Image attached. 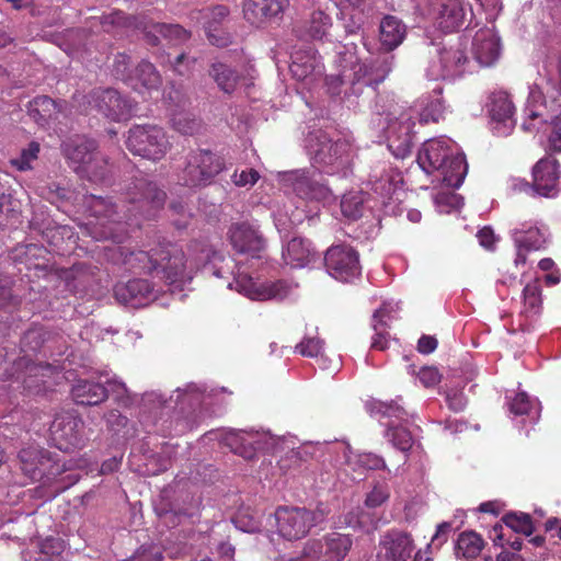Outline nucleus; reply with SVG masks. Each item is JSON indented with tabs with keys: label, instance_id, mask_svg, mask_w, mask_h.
<instances>
[{
	"label": "nucleus",
	"instance_id": "17",
	"mask_svg": "<svg viewBox=\"0 0 561 561\" xmlns=\"http://www.w3.org/2000/svg\"><path fill=\"white\" fill-rule=\"evenodd\" d=\"M415 121L410 113H402L388 127V147L397 158H405L412 149Z\"/></svg>",
	"mask_w": 561,
	"mask_h": 561
},
{
	"label": "nucleus",
	"instance_id": "52",
	"mask_svg": "<svg viewBox=\"0 0 561 561\" xmlns=\"http://www.w3.org/2000/svg\"><path fill=\"white\" fill-rule=\"evenodd\" d=\"M44 343V332L41 328L28 329L21 339L23 351H37Z\"/></svg>",
	"mask_w": 561,
	"mask_h": 561
},
{
	"label": "nucleus",
	"instance_id": "42",
	"mask_svg": "<svg viewBox=\"0 0 561 561\" xmlns=\"http://www.w3.org/2000/svg\"><path fill=\"white\" fill-rule=\"evenodd\" d=\"M386 312L378 309L373 314V328L375 335L371 342V348L377 351H385L388 347V323L383 320Z\"/></svg>",
	"mask_w": 561,
	"mask_h": 561
},
{
	"label": "nucleus",
	"instance_id": "25",
	"mask_svg": "<svg viewBox=\"0 0 561 561\" xmlns=\"http://www.w3.org/2000/svg\"><path fill=\"white\" fill-rule=\"evenodd\" d=\"M501 53L500 38L493 30H479L472 42V54L481 66L493 65Z\"/></svg>",
	"mask_w": 561,
	"mask_h": 561
},
{
	"label": "nucleus",
	"instance_id": "16",
	"mask_svg": "<svg viewBox=\"0 0 561 561\" xmlns=\"http://www.w3.org/2000/svg\"><path fill=\"white\" fill-rule=\"evenodd\" d=\"M414 541L409 533L391 529L379 541V561H409L414 550Z\"/></svg>",
	"mask_w": 561,
	"mask_h": 561
},
{
	"label": "nucleus",
	"instance_id": "47",
	"mask_svg": "<svg viewBox=\"0 0 561 561\" xmlns=\"http://www.w3.org/2000/svg\"><path fill=\"white\" fill-rule=\"evenodd\" d=\"M341 211L344 217L356 220L363 216L364 198L359 194H345L341 201Z\"/></svg>",
	"mask_w": 561,
	"mask_h": 561
},
{
	"label": "nucleus",
	"instance_id": "1",
	"mask_svg": "<svg viewBox=\"0 0 561 561\" xmlns=\"http://www.w3.org/2000/svg\"><path fill=\"white\" fill-rule=\"evenodd\" d=\"M167 193L153 181L145 178L135 179L128 184L123 206L124 214L110 198L91 195L85 203L89 211L87 229L95 240H112L122 243L127 234V221L133 219H154L163 208Z\"/></svg>",
	"mask_w": 561,
	"mask_h": 561
},
{
	"label": "nucleus",
	"instance_id": "48",
	"mask_svg": "<svg viewBox=\"0 0 561 561\" xmlns=\"http://www.w3.org/2000/svg\"><path fill=\"white\" fill-rule=\"evenodd\" d=\"M445 105L440 98L427 101L421 113L420 122L423 124L438 123L444 117Z\"/></svg>",
	"mask_w": 561,
	"mask_h": 561
},
{
	"label": "nucleus",
	"instance_id": "4",
	"mask_svg": "<svg viewBox=\"0 0 561 561\" xmlns=\"http://www.w3.org/2000/svg\"><path fill=\"white\" fill-rule=\"evenodd\" d=\"M62 153L70 167L93 183H103L110 175L108 159L98 150L94 139L76 136L64 141Z\"/></svg>",
	"mask_w": 561,
	"mask_h": 561
},
{
	"label": "nucleus",
	"instance_id": "61",
	"mask_svg": "<svg viewBox=\"0 0 561 561\" xmlns=\"http://www.w3.org/2000/svg\"><path fill=\"white\" fill-rule=\"evenodd\" d=\"M417 377L420 381L427 388L438 385L442 379L439 370L432 366L421 368Z\"/></svg>",
	"mask_w": 561,
	"mask_h": 561
},
{
	"label": "nucleus",
	"instance_id": "46",
	"mask_svg": "<svg viewBox=\"0 0 561 561\" xmlns=\"http://www.w3.org/2000/svg\"><path fill=\"white\" fill-rule=\"evenodd\" d=\"M390 497V486L386 480L374 481L371 490L366 494L364 504L368 508H376L385 504Z\"/></svg>",
	"mask_w": 561,
	"mask_h": 561
},
{
	"label": "nucleus",
	"instance_id": "32",
	"mask_svg": "<svg viewBox=\"0 0 561 561\" xmlns=\"http://www.w3.org/2000/svg\"><path fill=\"white\" fill-rule=\"evenodd\" d=\"M379 32L381 47L386 51H391L403 42L407 34V26L397 16L386 15L380 22Z\"/></svg>",
	"mask_w": 561,
	"mask_h": 561
},
{
	"label": "nucleus",
	"instance_id": "19",
	"mask_svg": "<svg viewBox=\"0 0 561 561\" xmlns=\"http://www.w3.org/2000/svg\"><path fill=\"white\" fill-rule=\"evenodd\" d=\"M289 5V0H243L244 19L256 27L280 16Z\"/></svg>",
	"mask_w": 561,
	"mask_h": 561
},
{
	"label": "nucleus",
	"instance_id": "11",
	"mask_svg": "<svg viewBox=\"0 0 561 561\" xmlns=\"http://www.w3.org/2000/svg\"><path fill=\"white\" fill-rule=\"evenodd\" d=\"M277 531L287 540L305 538L310 530L321 524L325 513L321 508L309 510L297 506H278L274 513Z\"/></svg>",
	"mask_w": 561,
	"mask_h": 561
},
{
	"label": "nucleus",
	"instance_id": "6",
	"mask_svg": "<svg viewBox=\"0 0 561 561\" xmlns=\"http://www.w3.org/2000/svg\"><path fill=\"white\" fill-rule=\"evenodd\" d=\"M125 144L133 154L154 162L162 160L172 148L164 128L154 124L130 127Z\"/></svg>",
	"mask_w": 561,
	"mask_h": 561
},
{
	"label": "nucleus",
	"instance_id": "40",
	"mask_svg": "<svg viewBox=\"0 0 561 561\" xmlns=\"http://www.w3.org/2000/svg\"><path fill=\"white\" fill-rule=\"evenodd\" d=\"M484 540L476 531H463L459 535L456 546L457 554L465 559L476 558L483 549Z\"/></svg>",
	"mask_w": 561,
	"mask_h": 561
},
{
	"label": "nucleus",
	"instance_id": "38",
	"mask_svg": "<svg viewBox=\"0 0 561 561\" xmlns=\"http://www.w3.org/2000/svg\"><path fill=\"white\" fill-rule=\"evenodd\" d=\"M386 437L394 448L399 449L403 454L401 457V463L405 465L408 461V453L414 443L411 432L402 424H394V422H391L388 424Z\"/></svg>",
	"mask_w": 561,
	"mask_h": 561
},
{
	"label": "nucleus",
	"instance_id": "49",
	"mask_svg": "<svg viewBox=\"0 0 561 561\" xmlns=\"http://www.w3.org/2000/svg\"><path fill=\"white\" fill-rule=\"evenodd\" d=\"M515 241L518 248L525 251H537L542 248L545 239L539 229H529L524 233H516Z\"/></svg>",
	"mask_w": 561,
	"mask_h": 561
},
{
	"label": "nucleus",
	"instance_id": "45",
	"mask_svg": "<svg viewBox=\"0 0 561 561\" xmlns=\"http://www.w3.org/2000/svg\"><path fill=\"white\" fill-rule=\"evenodd\" d=\"M41 152V145L37 141H31L26 148L21 150L19 157L10 160L12 167L16 170L24 172L33 169V162L38 159Z\"/></svg>",
	"mask_w": 561,
	"mask_h": 561
},
{
	"label": "nucleus",
	"instance_id": "59",
	"mask_svg": "<svg viewBox=\"0 0 561 561\" xmlns=\"http://www.w3.org/2000/svg\"><path fill=\"white\" fill-rule=\"evenodd\" d=\"M260 180V174L255 169L242 170L240 173L234 171L231 175V182L239 187L253 186Z\"/></svg>",
	"mask_w": 561,
	"mask_h": 561
},
{
	"label": "nucleus",
	"instance_id": "5",
	"mask_svg": "<svg viewBox=\"0 0 561 561\" xmlns=\"http://www.w3.org/2000/svg\"><path fill=\"white\" fill-rule=\"evenodd\" d=\"M208 76L224 94L232 95L239 89L248 93L254 87L256 69L252 60L240 50L214 60L208 68Z\"/></svg>",
	"mask_w": 561,
	"mask_h": 561
},
{
	"label": "nucleus",
	"instance_id": "27",
	"mask_svg": "<svg viewBox=\"0 0 561 561\" xmlns=\"http://www.w3.org/2000/svg\"><path fill=\"white\" fill-rule=\"evenodd\" d=\"M18 458L21 470L32 480L42 479L46 472V465L50 461L48 453L34 445L22 448Z\"/></svg>",
	"mask_w": 561,
	"mask_h": 561
},
{
	"label": "nucleus",
	"instance_id": "43",
	"mask_svg": "<svg viewBox=\"0 0 561 561\" xmlns=\"http://www.w3.org/2000/svg\"><path fill=\"white\" fill-rule=\"evenodd\" d=\"M501 520L513 531L523 534L525 536H530L535 529L531 516L527 513L511 512L505 514Z\"/></svg>",
	"mask_w": 561,
	"mask_h": 561
},
{
	"label": "nucleus",
	"instance_id": "13",
	"mask_svg": "<svg viewBox=\"0 0 561 561\" xmlns=\"http://www.w3.org/2000/svg\"><path fill=\"white\" fill-rule=\"evenodd\" d=\"M327 272L336 280L351 283L360 276L358 252L347 244L331 245L324 254Z\"/></svg>",
	"mask_w": 561,
	"mask_h": 561
},
{
	"label": "nucleus",
	"instance_id": "21",
	"mask_svg": "<svg viewBox=\"0 0 561 561\" xmlns=\"http://www.w3.org/2000/svg\"><path fill=\"white\" fill-rule=\"evenodd\" d=\"M431 10L439 28L445 33L459 30L465 22L462 0H431Z\"/></svg>",
	"mask_w": 561,
	"mask_h": 561
},
{
	"label": "nucleus",
	"instance_id": "57",
	"mask_svg": "<svg viewBox=\"0 0 561 561\" xmlns=\"http://www.w3.org/2000/svg\"><path fill=\"white\" fill-rule=\"evenodd\" d=\"M322 347L323 342L320 339L307 337L296 345V351L306 357H317L320 355Z\"/></svg>",
	"mask_w": 561,
	"mask_h": 561
},
{
	"label": "nucleus",
	"instance_id": "12",
	"mask_svg": "<svg viewBox=\"0 0 561 561\" xmlns=\"http://www.w3.org/2000/svg\"><path fill=\"white\" fill-rule=\"evenodd\" d=\"M154 277L168 284L181 283L187 277V259L183 249L172 242L156 245Z\"/></svg>",
	"mask_w": 561,
	"mask_h": 561
},
{
	"label": "nucleus",
	"instance_id": "24",
	"mask_svg": "<svg viewBox=\"0 0 561 561\" xmlns=\"http://www.w3.org/2000/svg\"><path fill=\"white\" fill-rule=\"evenodd\" d=\"M92 100L98 111L112 121H121L129 114L127 101L114 89L95 90Z\"/></svg>",
	"mask_w": 561,
	"mask_h": 561
},
{
	"label": "nucleus",
	"instance_id": "41",
	"mask_svg": "<svg viewBox=\"0 0 561 561\" xmlns=\"http://www.w3.org/2000/svg\"><path fill=\"white\" fill-rule=\"evenodd\" d=\"M542 286L538 278L528 283L523 290L524 312L537 314L542 306Z\"/></svg>",
	"mask_w": 561,
	"mask_h": 561
},
{
	"label": "nucleus",
	"instance_id": "55",
	"mask_svg": "<svg viewBox=\"0 0 561 561\" xmlns=\"http://www.w3.org/2000/svg\"><path fill=\"white\" fill-rule=\"evenodd\" d=\"M378 412H380L383 416L387 417H394L400 423H407L409 415L405 409L400 405L398 402L391 401V402H380L378 407Z\"/></svg>",
	"mask_w": 561,
	"mask_h": 561
},
{
	"label": "nucleus",
	"instance_id": "15",
	"mask_svg": "<svg viewBox=\"0 0 561 561\" xmlns=\"http://www.w3.org/2000/svg\"><path fill=\"white\" fill-rule=\"evenodd\" d=\"M233 288L252 300H282L290 293L286 280L259 282L247 273H238L234 277Z\"/></svg>",
	"mask_w": 561,
	"mask_h": 561
},
{
	"label": "nucleus",
	"instance_id": "31",
	"mask_svg": "<svg viewBox=\"0 0 561 561\" xmlns=\"http://www.w3.org/2000/svg\"><path fill=\"white\" fill-rule=\"evenodd\" d=\"M66 102H57L47 95H37L27 104L30 117L39 126H46L64 111Z\"/></svg>",
	"mask_w": 561,
	"mask_h": 561
},
{
	"label": "nucleus",
	"instance_id": "50",
	"mask_svg": "<svg viewBox=\"0 0 561 561\" xmlns=\"http://www.w3.org/2000/svg\"><path fill=\"white\" fill-rule=\"evenodd\" d=\"M171 121L173 128L182 135H193L199 128V121L190 113L174 114Z\"/></svg>",
	"mask_w": 561,
	"mask_h": 561
},
{
	"label": "nucleus",
	"instance_id": "33",
	"mask_svg": "<svg viewBox=\"0 0 561 561\" xmlns=\"http://www.w3.org/2000/svg\"><path fill=\"white\" fill-rule=\"evenodd\" d=\"M293 190L296 195L307 201H325L330 196V188L312 176L301 173L293 181Z\"/></svg>",
	"mask_w": 561,
	"mask_h": 561
},
{
	"label": "nucleus",
	"instance_id": "18",
	"mask_svg": "<svg viewBox=\"0 0 561 561\" xmlns=\"http://www.w3.org/2000/svg\"><path fill=\"white\" fill-rule=\"evenodd\" d=\"M559 179L560 163L553 157H543L533 168V187L541 196L554 197Z\"/></svg>",
	"mask_w": 561,
	"mask_h": 561
},
{
	"label": "nucleus",
	"instance_id": "37",
	"mask_svg": "<svg viewBox=\"0 0 561 561\" xmlns=\"http://www.w3.org/2000/svg\"><path fill=\"white\" fill-rule=\"evenodd\" d=\"M134 89L145 88L147 90L158 89L162 79L153 64L142 60L135 69L133 80H129Z\"/></svg>",
	"mask_w": 561,
	"mask_h": 561
},
{
	"label": "nucleus",
	"instance_id": "3",
	"mask_svg": "<svg viewBox=\"0 0 561 561\" xmlns=\"http://www.w3.org/2000/svg\"><path fill=\"white\" fill-rule=\"evenodd\" d=\"M416 161L426 174L438 172L442 182L453 188L462 184L468 171L466 157L454 154L450 140L443 137L426 140L419 150Z\"/></svg>",
	"mask_w": 561,
	"mask_h": 561
},
{
	"label": "nucleus",
	"instance_id": "64",
	"mask_svg": "<svg viewBox=\"0 0 561 561\" xmlns=\"http://www.w3.org/2000/svg\"><path fill=\"white\" fill-rule=\"evenodd\" d=\"M552 129L549 135L550 148L561 152V115L556 116L551 123Z\"/></svg>",
	"mask_w": 561,
	"mask_h": 561
},
{
	"label": "nucleus",
	"instance_id": "54",
	"mask_svg": "<svg viewBox=\"0 0 561 561\" xmlns=\"http://www.w3.org/2000/svg\"><path fill=\"white\" fill-rule=\"evenodd\" d=\"M356 463L367 470H387L385 459L374 453H362L356 457Z\"/></svg>",
	"mask_w": 561,
	"mask_h": 561
},
{
	"label": "nucleus",
	"instance_id": "53",
	"mask_svg": "<svg viewBox=\"0 0 561 561\" xmlns=\"http://www.w3.org/2000/svg\"><path fill=\"white\" fill-rule=\"evenodd\" d=\"M113 72L117 79L128 82L133 80L130 75V57L125 53H118L113 62Z\"/></svg>",
	"mask_w": 561,
	"mask_h": 561
},
{
	"label": "nucleus",
	"instance_id": "30",
	"mask_svg": "<svg viewBox=\"0 0 561 561\" xmlns=\"http://www.w3.org/2000/svg\"><path fill=\"white\" fill-rule=\"evenodd\" d=\"M229 13V8L221 4L204 10L205 31L213 45L226 47L230 44L229 34L219 31V26L228 18Z\"/></svg>",
	"mask_w": 561,
	"mask_h": 561
},
{
	"label": "nucleus",
	"instance_id": "39",
	"mask_svg": "<svg viewBox=\"0 0 561 561\" xmlns=\"http://www.w3.org/2000/svg\"><path fill=\"white\" fill-rule=\"evenodd\" d=\"M439 60L443 67L442 77L455 78L465 72V64L468 58L461 49H444L440 53Z\"/></svg>",
	"mask_w": 561,
	"mask_h": 561
},
{
	"label": "nucleus",
	"instance_id": "35",
	"mask_svg": "<svg viewBox=\"0 0 561 561\" xmlns=\"http://www.w3.org/2000/svg\"><path fill=\"white\" fill-rule=\"evenodd\" d=\"M312 255L310 241L299 237L289 240L283 251L284 263L294 268L309 264Z\"/></svg>",
	"mask_w": 561,
	"mask_h": 561
},
{
	"label": "nucleus",
	"instance_id": "34",
	"mask_svg": "<svg viewBox=\"0 0 561 561\" xmlns=\"http://www.w3.org/2000/svg\"><path fill=\"white\" fill-rule=\"evenodd\" d=\"M75 402L79 405H98L107 399V390L100 382L79 380L71 390Z\"/></svg>",
	"mask_w": 561,
	"mask_h": 561
},
{
	"label": "nucleus",
	"instance_id": "51",
	"mask_svg": "<svg viewBox=\"0 0 561 561\" xmlns=\"http://www.w3.org/2000/svg\"><path fill=\"white\" fill-rule=\"evenodd\" d=\"M350 69H343L340 75H331L325 78L328 91L332 95H339L348 90Z\"/></svg>",
	"mask_w": 561,
	"mask_h": 561
},
{
	"label": "nucleus",
	"instance_id": "8",
	"mask_svg": "<svg viewBox=\"0 0 561 561\" xmlns=\"http://www.w3.org/2000/svg\"><path fill=\"white\" fill-rule=\"evenodd\" d=\"M225 169L226 160L222 156L208 149H195L185 157L180 180L188 187L206 186Z\"/></svg>",
	"mask_w": 561,
	"mask_h": 561
},
{
	"label": "nucleus",
	"instance_id": "28",
	"mask_svg": "<svg viewBox=\"0 0 561 561\" xmlns=\"http://www.w3.org/2000/svg\"><path fill=\"white\" fill-rule=\"evenodd\" d=\"M118 252L121 263L126 270L133 273L154 276V268H157V265L153 264L156 262V247L148 251L118 248Z\"/></svg>",
	"mask_w": 561,
	"mask_h": 561
},
{
	"label": "nucleus",
	"instance_id": "23",
	"mask_svg": "<svg viewBox=\"0 0 561 561\" xmlns=\"http://www.w3.org/2000/svg\"><path fill=\"white\" fill-rule=\"evenodd\" d=\"M115 298L131 307L145 305L153 297V287L147 279L135 278L126 283H119L114 287Z\"/></svg>",
	"mask_w": 561,
	"mask_h": 561
},
{
	"label": "nucleus",
	"instance_id": "22",
	"mask_svg": "<svg viewBox=\"0 0 561 561\" xmlns=\"http://www.w3.org/2000/svg\"><path fill=\"white\" fill-rule=\"evenodd\" d=\"M515 106L506 92H494L490 96L489 114L496 123L494 129L497 135H506L514 127Z\"/></svg>",
	"mask_w": 561,
	"mask_h": 561
},
{
	"label": "nucleus",
	"instance_id": "36",
	"mask_svg": "<svg viewBox=\"0 0 561 561\" xmlns=\"http://www.w3.org/2000/svg\"><path fill=\"white\" fill-rule=\"evenodd\" d=\"M38 556L33 561H69L67 542L60 537L47 536L38 541Z\"/></svg>",
	"mask_w": 561,
	"mask_h": 561
},
{
	"label": "nucleus",
	"instance_id": "9",
	"mask_svg": "<svg viewBox=\"0 0 561 561\" xmlns=\"http://www.w3.org/2000/svg\"><path fill=\"white\" fill-rule=\"evenodd\" d=\"M309 148L313 162L327 169L328 173L342 171L350 165L352 145L346 139L333 140L327 133L318 130L310 137Z\"/></svg>",
	"mask_w": 561,
	"mask_h": 561
},
{
	"label": "nucleus",
	"instance_id": "29",
	"mask_svg": "<svg viewBox=\"0 0 561 561\" xmlns=\"http://www.w3.org/2000/svg\"><path fill=\"white\" fill-rule=\"evenodd\" d=\"M370 182L373 192L385 204L386 201L391 199L396 194L399 186L403 183V178L399 170L388 165L383 167L380 171L375 170Z\"/></svg>",
	"mask_w": 561,
	"mask_h": 561
},
{
	"label": "nucleus",
	"instance_id": "7",
	"mask_svg": "<svg viewBox=\"0 0 561 561\" xmlns=\"http://www.w3.org/2000/svg\"><path fill=\"white\" fill-rule=\"evenodd\" d=\"M353 546L350 535L331 533L320 539H308L297 556H280L277 561H343Z\"/></svg>",
	"mask_w": 561,
	"mask_h": 561
},
{
	"label": "nucleus",
	"instance_id": "2",
	"mask_svg": "<svg viewBox=\"0 0 561 561\" xmlns=\"http://www.w3.org/2000/svg\"><path fill=\"white\" fill-rule=\"evenodd\" d=\"M91 27L102 28L105 33L118 34L123 28L135 27L144 34L147 44L157 46L161 38L170 45H181L187 42L192 34L180 24L153 22L145 16L130 18L122 11H113L99 18H91Z\"/></svg>",
	"mask_w": 561,
	"mask_h": 561
},
{
	"label": "nucleus",
	"instance_id": "60",
	"mask_svg": "<svg viewBox=\"0 0 561 561\" xmlns=\"http://www.w3.org/2000/svg\"><path fill=\"white\" fill-rule=\"evenodd\" d=\"M445 400L449 410L455 413L462 412L467 407V398L461 391L448 390Z\"/></svg>",
	"mask_w": 561,
	"mask_h": 561
},
{
	"label": "nucleus",
	"instance_id": "63",
	"mask_svg": "<svg viewBox=\"0 0 561 561\" xmlns=\"http://www.w3.org/2000/svg\"><path fill=\"white\" fill-rule=\"evenodd\" d=\"M477 238L480 245L489 251H493L496 242L499 241V237L495 236L493 229L489 226L481 228L477 233Z\"/></svg>",
	"mask_w": 561,
	"mask_h": 561
},
{
	"label": "nucleus",
	"instance_id": "14",
	"mask_svg": "<svg viewBox=\"0 0 561 561\" xmlns=\"http://www.w3.org/2000/svg\"><path fill=\"white\" fill-rule=\"evenodd\" d=\"M83 421L71 414L62 413L55 417L50 425L51 440L65 453H70L83 446Z\"/></svg>",
	"mask_w": 561,
	"mask_h": 561
},
{
	"label": "nucleus",
	"instance_id": "26",
	"mask_svg": "<svg viewBox=\"0 0 561 561\" xmlns=\"http://www.w3.org/2000/svg\"><path fill=\"white\" fill-rule=\"evenodd\" d=\"M225 445L244 459L251 460L262 448L261 435L257 432L230 431L224 437Z\"/></svg>",
	"mask_w": 561,
	"mask_h": 561
},
{
	"label": "nucleus",
	"instance_id": "62",
	"mask_svg": "<svg viewBox=\"0 0 561 561\" xmlns=\"http://www.w3.org/2000/svg\"><path fill=\"white\" fill-rule=\"evenodd\" d=\"M13 280L9 276L0 275V309H4L13 301Z\"/></svg>",
	"mask_w": 561,
	"mask_h": 561
},
{
	"label": "nucleus",
	"instance_id": "44",
	"mask_svg": "<svg viewBox=\"0 0 561 561\" xmlns=\"http://www.w3.org/2000/svg\"><path fill=\"white\" fill-rule=\"evenodd\" d=\"M331 26V18L321 10L313 11L307 21L306 31L312 39H322Z\"/></svg>",
	"mask_w": 561,
	"mask_h": 561
},
{
	"label": "nucleus",
	"instance_id": "58",
	"mask_svg": "<svg viewBox=\"0 0 561 561\" xmlns=\"http://www.w3.org/2000/svg\"><path fill=\"white\" fill-rule=\"evenodd\" d=\"M510 411L515 415L528 414L533 408V401L525 392H518L510 402Z\"/></svg>",
	"mask_w": 561,
	"mask_h": 561
},
{
	"label": "nucleus",
	"instance_id": "56",
	"mask_svg": "<svg viewBox=\"0 0 561 561\" xmlns=\"http://www.w3.org/2000/svg\"><path fill=\"white\" fill-rule=\"evenodd\" d=\"M195 57H190L186 54H179L173 60H170L171 69L179 76H186L193 71L196 64Z\"/></svg>",
	"mask_w": 561,
	"mask_h": 561
},
{
	"label": "nucleus",
	"instance_id": "10",
	"mask_svg": "<svg viewBox=\"0 0 561 561\" xmlns=\"http://www.w3.org/2000/svg\"><path fill=\"white\" fill-rule=\"evenodd\" d=\"M392 59V56H378L368 61L353 62L347 76L348 90H345V95L360 96L365 90L375 93L390 73Z\"/></svg>",
	"mask_w": 561,
	"mask_h": 561
},
{
	"label": "nucleus",
	"instance_id": "20",
	"mask_svg": "<svg viewBox=\"0 0 561 561\" xmlns=\"http://www.w3.org/2000/svg\"><path fill=\"white\" fill-rule=\"evenodd\" d=\"M229 239L233 249L253 257H260L265 243L261 234L249 224H233L229 229Z\"/></svg>",
	"mask_w": 561,
	"mask_h": 561
}]
</instances>
